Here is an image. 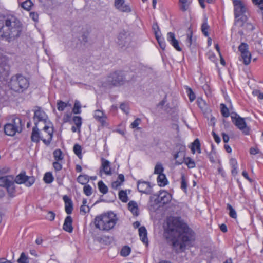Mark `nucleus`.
I'll return each mask as SVG.
<instances>
[{
	"mask_svg": "<svg viewBox=\"0 0 263 263\" xmlns=\"http://www.w3.org/2000/svg\"><path fill=\"white\" fill-rule=\"evenodd\" d=\"M167 40L178 51H181L182 48L179 46V41L176 39L175 34L170 32L167 34Z\"/></svg>",
	"mask_w": 263,
	"mask_h": 263,
	"instance_id": "f3484780",
	"label": "nucleus"
},
{
	"mask_svg": "<svg viewBox=\"0 0 263 263\" xmlns=\"http://www.w3.org/2000/svg\"><path fill=\"white\" fill-rule=\"evenodd\" d=\"M83 192L86 196H89L92 193V189L90 185H85L83 187Z\"/></svg>",
	"mask_w": 263,
	"mask_h": 263,
	"instance_id": "49530a36",
	"label": "nucleus"
},
{
	"mask_svg": "<svg viewBox=\"0 0 263 263\" xmlns=\"http://www.w3.org/2000/svg\"><path fill=\"white\" fill-rule=\"evenodd\" d=\"M220 111L222 116L225 118H227L230 116L229 109L224 104H220Z\"/></svg>",
	"mask_w": 263,
	"mask_h": 263,
	"instance_id": "2f4dec72",
	"label": "nucleus"
},
{
	"mask_svg": "<svg viewBox=\"0 0 263 263\" xmlns=\"http://www.w3.org/2000/svg\"><path fill=\"white\" fill-rule=\"evenodd\" d=\"M153 29L154 31L155 35H156V33H159V34H161V33L160 32V28L158 26V25L157 23H154L153 25Z\"/></svg>",
	"mask_w": 263,
	"mask_h": 263,
	"instance_id": "bf43d9fd",
	"label": "nucleus"
},
{
	"mask_svg": "<svg viewBox=\"0 0 263 263\" xmlns=\"http://www.w3.org/2000/svg\"><path fill=\"white\" fill-rule=\"evenodd\" d=\"M227 209L229 211V215L233 218L237 217V214L234 209L229 203L227 204Z\"/></svg>",
	"mask_w": 263,
	"mask_h": 263,
	"instance_id": "a19ab883",
	"label": "nucleus"
},
{
	"mask_svg": "<svg viewBox=\"0 0 263 263\" xmlns=\"http://www.w3.org/2000/svg\"><path fill=\"white\" fill-rule=\"evenodd\" d=\"M222 139H223V142L224 143H227L229 140V136L225 133H222Z\"/></svg>",
	"mask_w": 263,
	"mask_h": 263,
	"instance_id": "338daca9",
	"label": "nucleus"
},
{
	"mask_svg": "<svg viewBox=\"0 0 263 263\" xmlns=\"http://www.w3.org/2000/svg\"><path fill=\"white\" fill-rule=\"evenodd\" d=\"M151 201L154 200L155 204L162 203L166 204L171 201L172 196L167 192L165 191H160L159 194H155L151 196Z\"/></svg>",
	"mask_w": 263,
	"mask_h": 263,
	"instance_id": "1a4fd4ad",
	"label": "nucleus"
},
{
	"mask_svg": "<svg viewBox=\"0 0 263 263\" xmlns=\"http://www.w3.org/2000/svg\"><path fill=\"white\" fill-rule=\"evenodd\" d=\"M53 157L55 161H59L63 159L62 152L61 149H58L53 152Z\"/></svg>",
	"mask_w": 263,
	"mask_h": 263,
	"instance_id": "4c0bfd02",
	"label": "nucleus"
},
{
	"mask_svg": "<svg viewBox=\"0 0 263 263\" xmlns=\"http://www.w3.org/2000/svg\"><path fill=\"white\" fill-rule=\"evenodd\" d=\"M118 220L117 215L113 212H110L96 216L94 223L95 227L100 230L109 231L114 228Z\"/></svg>",
	"mask_w": 263,
	"mask_h": 263,
	"instance_id": "7ed1b4c3",
	"label": "nucleus"
},
{
	"mask_svg": "<svg viewBox=\"0 0 263 263\" xmlns=\"http://www.w3.org/2000/svg\"><path fill=\"white\" fill-rule=\"evenodd\" d=\"M30 17L34 21H37L38 20V14L35 12H31L30 13Z\"/></svg>",
	"mask_w": 263,
	"mask_h": 263,
	"instance_id": "0e129e2a",
	"label": "nucleus"
},
{
	"mask_svg": "<svg viewBox=\"0 0 263 263\" xmlns=\"http://www.w3.org/2000/svg\"><path fill=\"white\" fill-rule=\"evenodd\" d=\"M152 186L149 182L139 180L137 182V189L139 192L146 194H152Z\"/></svg>",
	"mask_w": 263,
	"mask_h": 263,
	"instance_id": "4468645a",
	"label": "nucleus"
},
{
	"mask_svg": "<svg viewBox=\"0 0 263 263\" xmlns=\"http://www.w3.org/2000/svg\"><path fill=\"white\" fill-rule=\"evenodd\" d=\"M212 135L213 136V138L214 139V140L217 143H219L221 141V139L219 137V136L218 135H217L214 132H212Z\"/></svg>",
	"mask_w": 263,
	"mask_h": 263,
	"instance_id": "e2e57ef3",
	"label": "nucleus"
},
{
	"mask_svg": "<svg viewBox=\"0 0 263 263\" xmlns=\"http://www.w3.org/2000/svg\"><path fill=\"white\" fill-rule=\"evenodd\" d=\"M131 249L128 246H124L122 248L121 251V255L122 256H127L130 253Z\"/></svg>",
	"mask_w": 263,
	"mask_h": 263,
	"instance_id": "c03bdc74",
	"label": "nucleus"
},
{
	"mask_svg": "<svg viewBox=\"0 0 263 263\" xmlns=\"http://www.w3.org/2000/svg\"><path fill=\"white\" fill-rule=\"evenodd\" d=\"M55 214L52 211H49L46 216V218L50 221H53L54 219Z\"/></svg>",
	"mask_w": 263,
	"mask_h": 263,
	"instance_id": "6e6d98bb",
	"label": "nucleus"
},
{
	"mask_svg": "<svg viewBox=\"0 0 263 263\" xmlns=\"http://www.w3.org/2000/svg\"><path fill=\"white\" fill-rule=\"evenodd\" d=\"M73 121L77 127L80 129L82 123V118L80 116H74L73 117Z\"/></svg>",
	"mask_w": 263,
	"mask_h": 263,
	"instance_id": "a18cd8bd",
	"label": "nucleus"
},
{
	"mask_svg": "<svg viewBox=\"0 0 263 263\" xmlns=\"http://www.w3.org/2000/svg\"><path fill=\"white\" fill-rule=\"evenodd\" d=\"M43 132L40 133L37 126V122H35V126L32 128L31 139L34 142L39 143L40 140L47 146H48L53 137V128L45 125L43 129Z\"/></svg>",
	"mask_w": 263,
	"mask_h": 263,
	"instance_id": "20e7f679",
	"label": "nucleus"
},
{
	"mask_svg": "<svg viewBox=\"0 0 263 263\" xmlns=\"http://www.w3.org/2000/svg\"><path fill=\"white\" fill-rule=\"evenodd\" d=\"M119 198L123 202H126L128 201V197L126 191L121 190L119 193Z\"/></svg>",
	"mask_w": 263,
	"mask_h": 263,
	"instance_id": "79ce46f5",
	"label": "nucleus"
},
{
	"mask_svg": "<svg viewBox=\"0 0 263 263\" xmlns=\"http://www.w3.org/2000/svg\"><path fill=\"white\" fill-rule=\"evenodd\" d=\"M209 29V26L208 24V18L206 17H204L203 22L201 25V31H202V32L203 33V34L205 36H209V32H208Z\"/></svg>",
	"mask_w": 263,
	"mask_h": 263,
	"instance_id": "cd10ccee",
	"label": "nucleus"
},
{
	"mask_svg": "<svg viewBox=\"0 0 263 263\" xmlns=\"http://www.w3.org/2000/svg\"><path fill=\"white\" fill-rule=\"evenodd\" d=\"M125 82V77L121 71H116L108 77L107 82L114 86L123 85Z\"/></svg>",
	"mask_w": 263,
	"mask_h": 263,
	"instance_id": "9d476101",
	"label": "nucleus"
},
{
	"mask_svg": "<svg viewBox=\"0 0 263 263\" xmlns=\"http://www.w3.org/2000/svg\"><path fill=\"white\" fill-rule=\"evenodd\" d=\"M90 211V208L87 205H82L80 207V213L85 214Z\"/></svg>",
	"mask_w": 263,
	"mask_h": 263,
	"instance_id": "5fc2aeb1",
	"label": "nucleus"
},
{
	"mask_svg": "<svg viewBox=\"0 0 263 263\" xmlns=\"http://www.w3.org/2000/svg\"><path fill=\"white\" fill-rule=\"evenodd\" d=\"M55 177L58 184L60 185H62L63 184V179L64 178L63 175L61 174L60 172H56Z\"/></svg>",
	"mask_w": 263,
	"mask_h": 263,
	"instance_id": "de8ad7c7",
	"label": "nucleus"
},
{
	"mask_svg": "<svg viewBox=\"0 0 263 263\" xmlns=\"http://www.w3.org/2000/svg\"><path fill=\"white\" fill-rule=\"evenodd\" d=\"M53 166L56 172H59L62 168V164L57 161L53 163Z\"/></svg>",
	"mask_w": 263,
	"mask_h": 263,
	"instance_id": "4d7b16f0",
	"label": "nucleus"
},
{
	"mask_svg": "<svg viewBox=\"0 0 263 263\" xmlns=\"http://www.w3.org/2000/svg\"><path fill=\"white\" fill-rule=\"evenodd\" d=\"M242 175L246 179L249 180L250 182H252L251 179L249 177V175L246 171H243L242 173Z\"/></svg>",
	"mask_w": 263,
	"mask_h": 263,
	"instance_id": "774afa93",
	"label": "nucleus"
},
{
	"mask_svg": "<svg viewBox=\"0 0 263 263\" xmlns=\"http://www.w3.org/2000/svg\"><path fill=\"white\" fill-rule=\"evenodd\" d=\"M63 199L65 202V212L67 214H70L73 210V203L71 199L67 195L63 196Z\"/></svg>",
	"mask_w": 263,
	"mask_h": 263,
	"instance_id": "aec40b11",
	"label": "nucleus"
},
{
	"mask_svg": "<svg viewBox=\"0 0 263 263\" xmlns=\"http://www.w3.org/2000/svg\"><path fill=\"white\" fill-rule=\"evenodd\" d=\"M130 34L128 31L122 30L118 36V43L122 46H125L130 41Z\"/></svg>",
	"mask_w": 263,
	"mask_h": 263,
	"instance_id": "dca6fc26",
	"label": "nucleus"
},
{
	"mask_svg": "<svg viewBox=\"0 0 263 263\" xmlns=\"http://www.w3.org/2000/svg\"><path fill=\"white\" fill-rule=\"evenodd\" d=\"M187 187V181L185 179L184 175L182 174L181 176V189L183 191H184V192H186Z\"/></svg>",
	"mask_w": 263,
	"mask_h": 263,
	"instance_id": "37998d69",
	"label": "nucleus"
},
{
	"mask_svg": "<svg viewBox=\"0 0 263 263\" xmlns=\"http://www.w3.org/2000/svg\"><path fill=\"white\" fill-rule=\"evenodd\" d=\"M54 177H53L51 173L47 172L45 174L44 176V181L46 183H51L53 182Z\"/></svg>",
	"mask_w": 263,
	"mask_h": 263,
	"instance_id": "e433bc0d",
	"label": "nucleus"
},
{
	"mask_svg": "<svg viewBox=\"0 0 263 263\" xmlns=\"http://www.w3.org/2000/svg\"><path fill=\"white\" fill-rule=\"evenodd\" d=\"M18 263H28V258L24 252H22L17 260Z\"/></svg>",
	"mask_w": 263,
	"mask_h": 263,
	"instance_id": "8fccbe9b",
	"label": "nucleus"
},
{
	"mask_svg": "<svg viewBox=\"0 0 263 263\" xmlns=\"http://www.w3.org/2000/svg\"><path fill=\"white\" fill-rule=\"evenodd\" d=\"M230 164L232 167L231 173L233 176L237 174V162L235 158H231L230 160Z\"/></svg>",
	"mask_w": 263,
	"mask_h": 263,
	"instance_id": "c85d7f7f",
	"label": "nucleus"
},
{
	"mask_svg": "<svg viewBox=\"0 0 263 263\" xmlns=\"http://www.w3.org/2000/svg\"><path fill=\"white\" fill-rule=\"evenodd\" d=\"M232 122L242 133L246 135L250 134V128L247 126L245 118L240 117L235 113L234 116H231Z\"/></svg>",
	"mask_w": 263,
	"mask_h": 263,
	"instance_id": "6e6552de",
	"label": "nucleus"
},
{
	"mask_svg": "<svg viewBox=\"0 0 263 263\" xmlns=\"http://www.w3.org/2000/svg\"><path fill=\"white\" fill-rule=\"evenodd\" d=\"M188 96L191 102L193 101L195 99V95L190 88H188L187 90Z\"/></svg>",
	"mask_w": 263,
	"mask_h": 263,
	"instance_id": "864d4df0",
	"label": "nucleus"
},
{
	"mask_svg": "<svg viewBox=\"0 0 263 263\" xmlns=\"http://www.w3.org/2000/svg\"><path fill=\"white\" fill-rule=\"evenodd\" d=\"M141 119L140 118H137V119H136L134 122H133L132 123V124H130V127L132 128H137L138 127V126L140 124V123H141Z\"/></svg>",
	"mask_w": 263,
	"mask_h": 263,
	"instance_id": "13d9d810",
	"label": "nucleus"
},
{
	"mask_svg": "<svg viewBox=\"0 0 263 263\" xmlns=\"http://www.w3.org/2000/svg\"><path fill=\"white\" fill-rule=\"evenodd\" d=\"M0 186L6 189L10 197L13 198L15 196L16 189L14 182V176H0Z\"/></svg>",
	"mask_w": 263,
	"mask_h": 263,
	"instance_id": "0eeeda50",
	"label": "nucleus"
},
{
	"mask_svg": "<svg viewBox=\"0 0 263 263\" xmlns=\"http://www.w3.org/2000/svg\"><path fill=\"white\" fill-rule=\"evenodd\" d=\"M190 2L189 0H179V7L181 11L185 12L189 10Z\"/></svg>",
	"mask_w": 263,
	"mask_h": 263,
	"instance_id": "a878e982",
	"label": "nucleus"
},
{
	"mask_svg": "<svg viewBox=\"0 0 263 263\" xmlns=\"http://www.w3.org/2000/svg\"><path fill=\"white\" fill-rule=\"evenodd\" d=\"M101 170L104 172L106 175H110L111 174V168L110 166V162L109 161L105 159L104 158L101 159Z\"/></svg>",
	"mask_w": 263,
	"mask_h": 263,
	"instance_id": "4be33fe9",
	"label": "nucleus"
},
{
	"mask_svg": "<svg viewBox=\"0 0 263 263\" xmlns=\"http://www.w3.org/2000/svg\"><path fill=\"white\" fill-rule=\"evenodd\" d=\"M233 4L234 7V15L236 22H238L239 20V17H240L246 11V8L242 3V2L239 0H234L233 1Z\"/></svg>",
	"mask_w": 263,
	"mask_h": 263,
	"instance_id": "ddd939ff",
	"label": "nucleus"
},
{
	"mask_svg": "<svg viewBox=\"0 0 263 263\" xmlns=\"http://www.w3.org/2000/svg\"><path fill=\"white\" fill-rule=\"evenodd\" d=\"M115 7L122 12H129L131 11L130 7L125 4L124 0H115Z\"/></svg>",
	"mask_w": 263,
	"mask_h": 263,
	"instance_id": "a211bd4d",
	"label": "nucleus"
},
{
	"mask_svg": "<svg viewBox=\"0 0 263 263\" xmlns=\"http://www.w3.org/2000/svg\"><path fill=\"white\" fill-rule=\"evenodd\" d=\"M67 106V105L66 103L59 101L57 103V109L59 111H63Z\"/></svg>",
	"mask_w": 263,
	"mask_h": 263,
	"instance_id": "3c124183",
	"label": "nucleus"
},
{
	"mask_svg": "<svg viewBox=\"0 0 263 263\" xmlns=\"http://www.w3.org/2000/svg\"><path fill=\"white\" fill-rule=\"evenodd\" d=\"M163 171L164 168L162 165L160 163H157L155 167L154 173L159 175V174H163Z\"/></svg>",
	"mask_w": 263,
	"mask_h": 263,
	"instance_id": "58836bf2",
	"label": "nucleus"
},
{
	"mask_svg": "<svg viewBox=\"0 0 263 263\" xmlns=\"http://www.w3.org/2000/svg\"><path fill=\"white\" fill-rule=\"evenodd\" d=\"M81 104L78 100H76L72 109V112L74 114H80L81 112Z\"/></svg>",
	"mask_w": 263,
	"mask_h": 263,
	"instance_id": "f704fd0d",
	"label": "nucleus"
},
{
	"mask_svg": "<svg viewBox=\"0 0 263 263\" xmlns=\"http://www.w3.org/2000/svg\"><path fill=\"white\" fill-rule=\"evenodd\" d=\"M121 184V183L118 180H117L112 183L111 186L112 188L117 189Z\"/></svg>",
	"mask_w": 263,
	"mask_h": 263,
	"instance_id": "69168bd1",
	"label": "nucleus"
},
{
	"mask_svg": "<svg viewBox=\"0 0 263 263\" xmlns=\"http://www.w3.org/2000/svg\"><path fill=\"white\" fill-rule=\"evenodd\" d=\"M192 43V32H190L187 34L186 39L185 41V44L187 46L190 47Z\"/></svg>",
	"mask_w": 263,
	"mask_h": 263,
	"instance_id": "603ef678",
	"label": "nucleus"
},
{
	"mask_svg": "<svg viewBox=\"0 0 263 263\" xmlns=\"http://www.w3.org/2000/svg\"><path fill=\"white\" fill-rule=\"evenodd\" d=\"M139 234L141 240L145 244L148 243V238L147 236V230L144 227H141L139 228Z\"/></svg>",
	"mask_w": 263,
	"mask_h": 263,
	"instance_id": "5701e85b",
	"label": "nucleus"
},
{
	"mask_svg": "<svg viewBox=\"0 0 263 263\" xmlns=\"http://www.w3.org/2000/svg\"><path fill=\"white\" fill-rule=\"evenodd\" d=\"M183 162H184L189 168H193L195 167L194 161L190 157L183 158Z\"/></svg>",
	"mask_w": 263,
	"mask_h": 263,
	"instance_id": "473e14b6",
	"label": "nucleus"
},
{
	"mask_svg": "<svg viewBox=\"0 0 263 263\" xmlns=\"http://www.w3.org/2000/svg\"><path fill=\"white\" fill-rule=\"evenodd\" d=\"M155 37L160 48L164 50L166 47V44L164 39L162 36L161 34H159V33H156Z\"/></svg>",
	"mask_w": 263,
	"mask_h": 263,
	"instance_id": "c756f323",
	"label": "nucleus"
},
{
	"mask_svg": "<svg viewBox=\"0 0 263 263\" xmlns=\"http://www.w3.org/2000/svg\"><path fill=\"white\" fill-rule=\"evenodd\" d=\"M167 231L168 235L173 237V247L181 250L195 238L193 230L179 217H173L172 221L168 223Z\"/></svg>",
	"mask_w": 263,
	"mask_h": 263,
	"instance_id": "f257e3e1",
	"label": "nucleus"
},
{
	"mask_svg": "<svg viewBox=\"0 0 263 263\" xmlns=\"http://www.w3.org/2000/svg\"><path fill=\"white\" fill-rule=\"evenodd\" d=\"M260 153L259 149L257 147H251L250 149V153L251 155H256Z\"/></svg>",
	"mask_w": 263,
	"mask_h": 263,
	"instance_id": "680f3d73",
	"label": "nucleus"
},
{
	"mask_svg": "<svg viewBox=\"0 0 263 263\" xmlns=\"http://www.w3.org/2000/svg\"><path fill=\"white\" fill-rule=\"evenodd\" d=\"M33 5V4L31 0H26L22 3L21 6L24 9L29 11Z\"/></svg>",
	"mask_w": 263,
	"mask_h": 263,
	"instance_id": "c9c22d12",
	"label": "nucleus"
},
{
	"mask_svg": "<svg viewBox=\"0 0 263 263\" xmlns=\"http://www.w3.org/2000/svg\"><path fill=\"white\" fill-rule=\"evenodd\" d=\"M248 49V45L245 43H241L238 47V50L241 53V59L245 65H248L251 61V55Z\"/></svg>",
	"mask_w": 263,
	"mask_h": 263,
	"instance_id": "f8f14e48",
	"label": "nucleus"
},
{
	"mask_svg": "<svg viewBox=\"0 0 263 263\" xmlns=\"http://www.w3.org/2000/svg\"><path fill=\"white\" fill-rule=\"evenodd\" d=\"M98 186L100 192L103 194H105L108 192V187L102 181H99Z\"/></svg>",
	"mask_w": 263,
	"mask_h": 263,
	"instance_id": "7c9ffc66",
	"label": "nucleus"
},
{
	"mask_svg": "<svg viewBox=\"0 0 263 263\" xmlns=\"http://www.w3.org/2000/svg\"><path fill=\"white\" fill-rule=\"evenodd\" d=\"M128 207L129 210L133 213L134 215L138 216L139 215L138 205L135 201H129L128 204Z\"/></svg>",
	"mask_w": 263,
	"mask_h": 263,
	"instance_id": "b1692460",
	"label": "nucleus"
},
{
	"mask_svg": "<svg viewBox=\"0 0 263 263\" xmlns=\"http://www.w3.org/2000/svg\"><path fill=\"white\" fill-rule=\"evenodd\" d=\"M33 120L34 123L35 122H37V124H38V122L40 121H42L44 123H46L47 120H48V117L45 112L39 107L38 109L34 111Z\"/></svg>",
	"mask_w": 263,
	"mask_h": 263,
	"instance_id": "2eb2a0df",
	"label": "nucleus"
},
{
	"mask_svg": "<svg viewBox=\"0 0 263 263\" xmlns=\"http://www.w3.org/2000/svg\"><path fill=\"white\" fill-rule=\"evenodd\" d=\"M174 159L176 160V165H180L183 162V158H184V153L183 151H179L174 156Z\"/></svg>",
	"mask_w": 263,
	"mask_h": 263,
	"instance_id": "393cba45",
	"label": "nucleus"
},
{
	"mask_svg": "<svg viewBox=\"0 0 263 263\" xmlns=\"http://www.w3.org/2000/svg\"><path fill=\"white\" fill-rule=\"evenodd\" d=\"M157 182L160 186H164L167 184L168 181L164 174H159L157 177Z\"/></svg>",
	"mask_w": 263,
	"mask_h": 263,
	"instance_id": "bb28decb",
	"label": "nucleus"
},
{
	"mask_svg": "<svg viewBox=\"0 0 263 263\" xmlns=\"http://www.w3.org/2000/svg\"><path fill=\"white\" fill-rule=\"evenodd\" d=\"M120 108L126 115H127L129 113V105L126 103H122L121 104L120 106Z\"/></svg>",
	"mask_w": 263,
	"mask_h": 263,
	"instance_id": "09e8293b",
	"label": "nucleus"
},
{
	"mask_svg": "<svg viewBox=\"0 0 263 263\" xmlns=\"http://www.w3.org/2000/svg\"><path fill=\"white\" fill-rule=\"evenodd\" d=\"M77 181L82 184H85L89 181L88 176L80 175L77 178Z\"/></svg>",
	"mask_w": 263,
	"mask_h": 263,
	"instance_id": "72a5a7b5",
	"label": "nucleus"
},
{
	"mask_svg": "<svg viewBox=\"0 0 263 263\" xmlns=\"http://www.w3.org/2000/svg\"><path fill=\"white\" fill-rule=\"evenodd\" d=\"M28 86V80L22 75L13 76L8 83V87L15 92H23Z\"/></svg>",
	"mask_w": 263,
	"mask_h": 263,
	"instance_id": "423d86ee",
	"label": "nucleus"
},
{
	"mask_svg": "<svg viewBox=\"0 0 263 263\" xmlns=\"http://www.w3.org/2000/svg\"><path fill=\"white\" fill-rule=\"evenodd\" d=\"M253 94L254 96H256L259 99H263V93L260 92L259 90H255L253 91Z\"/></svg>",
	"mask_w": 263,
	"mask_h": 263,
	"instance_id": "052dcab7",
	"label": "nucleus"
},
{
	"mask_svg": "<svg viewBox=\"0 0 263 263\" xmlns=\"http://www.w3.org/2000/svg\"><path fill=\"white\" fill-rule=\"evenodd\" d=\"M24 123L18 117L13 115L11 117L10 122L4 126L5 133L10 136H13L16 133H20L23 130Z\"/></svg>",
	"mask_w": 263,
	"mask_h": 263,
	"instance_id": "39448f33",
	"label": "nucleus"
},
{
	"mask_svg": "<svg viewBox=\"0 0 263 263\" xmlns=\"http://www.w3.org/2000/svg\"><path fill=\"white\" fill-rule=\"evenodd\" d=\"M23 25L20 21L13 15L0 18V37L10 43L21 36Z\"/></svg>",
	"mask_w": 263,
	"mask_h": 263,
	"instance_id": "f03ea898",
	"label": "nucleus"
},
{
	"mask_svg": "<svg viewBox=\"0 0 263 263\" xmlns=\"http://www.w3.org/2000/svg\"><path fill=\"white\" fill-rule=\"evenodd\" d=\"M94 118L98 122H99L102 125H104L106 119V116L104 112L100 109L96 110L93 114Z\"/></svg>",
	"mask_w": 263,
	"mask_h": 263,
	"instance_id": "6ab92c4d",
	"label": "nucleus"
},
{
	"mask_svg": "<svg viewBox=\"0 0 263 263\" xmlns=\"http://www.w3.org/2000/svg\"><path fill=\"white\" fill-rule=\"evenodd\" d=\"M73 152L74 154L79 158L82 157V147L78 144H76L73 146Z\"/></svg>",
	"mask_w": 263,
	"mask_h": 263,
	"instance_id": "ea45409f",
	"label": "nucleus"
},
{
	"mask_svg": "<svg viewBox=\"0 0 263 263\" xmlns=\"http://www.w3.org/2000/svg\"><path fill=\"white\" fill-rule=\"evenodd\" d=\"M72 219L70 216H67L64 220L63 229L64 231L71 233L73 231V227L72 226Z\"/></svg>",
	"mask_w": 263,
	"mask_h": 263,
	"instance_id": "412c9836",
	"label": "nucleus"
},
{
	"mask_svg": "<svg viewBox=\"0 0 263 263\" xmlns=\"http://www.w3.org/2000/svg\"><path fill=\"white\" fill-rule=\"evenodd\" d=\"M14 182L18 184H25L28 187L31 186L35 182V178L33 176H28L26 175L25 172H22L14 178Z\"/></svg>",
	"mask_w": 263,
	"mask_h": 263,
	"instance_id": "9b49d317",
	"label": "nucleus"
}]
</instances>
